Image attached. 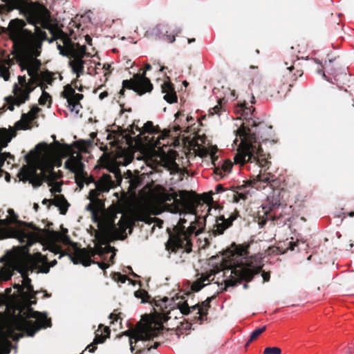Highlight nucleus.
<instances>
[{
	"instance_id": "1",
	"label": "nucleus",
	"mask_w": 354,
	"mask_h": 354,
	"mask_svg": "<svg viewBox=\"0 0 354 354\" xmlns=\"http://www.w3.org/2000/svg\"><path fill=\"white\" fill-rule=\"evenodd\" d=\"M28 22L35 26V32L25 28L26 23L19 19L11 20L8 25V35L13 43L17 61L21 71L26 70L32 82L41 87L44 82L52 84L54 79L50 72H40L42 43L48 39L45 31L48 30L53 35L51 43L58 37L59 30L52 24L48 9L35 3H24L20 8Z\"/></svg>"
},
{
	"instance_id": "2",
	"label": "nucleus",
	"mask_w": 354,
	"mask_h": 354,
	"mask_svg": "<svg viewBox=\"0 0 354 354\" xmlns=\"http://www.w3.org/2000/svg\"><path fill=\"white\" fill-rule=\"evenodd\" d=\"M271 129L263 123L257 124L255 121L248 120L243 122L236 130V136L239 137L240 143L236 138L234 144L237 145V151L234 156V162L241 167L248 169L261 168L259 174L250 182V185L256 189H263L268 204L271 207H279L281 205L279 189H275L274 176L266 170L270 167L271 162L269 153L263 151L261 146V140H267L260 132Z\"/></svg>"
},
{
	"instance_id": "3",
	"label": "nucleus",
	"mask_w": 354,
	"mask_h": 354,
	"mask_svg": "<svg viewBox=\"0 0 354 354\" xmlns=\"http://www.w3.org/2000/svg\"><path fill=\"white\" fill-rule=\"evenodd\" d=\"M17 216L12 209L6 211L0 210V239L13 237L17 238L21 243H24L26 248L38 243L43 250H48L54 255L59 254L58 259L67 255L74 264L82 263L84 266H88L91 263H96L91 260V257L95 254L102 255L105 252H109L106 247L95 245L93 249L87 250L85 248L77 249L75 254L72 255L64 252L58 243L64 245H70L71 241L68 235L61 234L57 232H46L39 230L38 232H26L20 229H15L10 226L12 223H19ZM97 264L102 270H105L109 266L107 263L97 262ZM0 278H2V270H0Z\"/></svg>"
},
{
	"instance_id": "4",
	"label": "nucleus",
	"mask_w": 354,
	"mask_h": 354,
	"mask_svg": "<svg viewBox=\"0 0 354 354\" xmlns=\"http://www.w3.org/2000/svg\"><path fill=\"white\" fill-rule=\"evenodd\" d=\"M186 191H181L180 194L172 191L171 193L163 194V200L166 203V208L173 214L179 213L180 218L176 225L174 227L173 232L169 234V239L166 244V248L171 252L177 249H183L189 252L192 250V239H196L203 230V223L204 220L197 217L196 213L181 210L182 203L179 198L187 196Z\"/></svg>"
},
{
	"instance_id": "5",
	"label": "nucleus",
	"mask_w": 354,
	"mask_h": 354,
	"mask_svg": "<svg viewBox=\"0 0 354 354\" xmlns=\"http://www.w3.org/2000/svg\"><path fill=\"white\" fill-rule=\"evenodd\" d=\"M223 268L224 282L226 286H234L241 280L250 281L261 272L262 265L257 257H248L243 248H236L226 257Z\"/></svg>"
},
{
	"instance_id": "6",
	"label": "nucleus",
	"mask_w": 354,
	"mask_h": 354,
	"mask_svg": "<svg viewBox=\"0 0 354 354\" xmlns=\"http://www.w3.org/2000/svg\"><path fill=\"white\" fill-rule=\"evenodd\" d=\"M57 264V260L54 259L48 262L47 255H42L37 252L33 255H29L26 259H21L17 263L16 269L21 274L22 284H16L14 288L17 290L18 297L20 300L27 306H31L36 303L35 299L36 292L31 285V280L28 278L29 273L47 274L51 267Z\"/></svg>"
},
{
	"instance_id": "7",
	"label": "nucleus",
	"mask_w": 354,
	"mask_h": 354,
	"mask_svg": "<svg viewBox=\"0 0 354 354\" xmlns=\"http://www.w3.org/2000/svg\"><path fill=\"white\" fill-rule=\"evenodd\" d=\"M20 180L28 181L33 187H38L42 183L46 182L51 188V192H60V185L55 182L57 176L53 166L39 165L35 166H24L18 174Z\"/></svg>"
},
{
	"instance_id": "8",
	"label": "nucleus",
	"mask_w": 354,
	"mask_h": 354,
	"mask_svg": "<svg viewBox=\"0 0 354 354\" xmlns=\"http://www.w3.org/2000/svg\"><path fill=\"white\" fill-rule=\"evenodd\" d=\"M16 329L22 333H26L28 336L32 337L41 328L50 327V319L47 318V315L34 311L28 308L24 315H20L15 322Z\"/></svg>"
},
{
	"instance_id": "9",
	"label": "nucleus",
	"mask_w": 354,
	"mask_h": 354,
	"mask_svg": "<svg viewBox=\"0 0 354 354\" xmlns=\"http://www.w3.org/2000/svg\"><path fill=\"white\" fill-rule=\"evenodd\" d=\"M18 84H15L13 86L14 97H10L7 98L9 104L8 109L10 111L14 110V106H20L21 104L26 102L29 100L30 93L34 90V84L35 82H32L31 77L28 82H26V77L19 75L18 76Z\"/></svg>"
},
{
	"instance_id": "10",
	"label": "nucleus",
	"mask_w": 354,
	"mask_h": 354,
	"mask_svg": "<svg viewBox=\"0 0 354 354\" xmlns=\"http://www.w3.org/2000/svg\"><path fill=\"white\" fill-rule=\"evenodd\" d=\"M82 180L77 181V185L80 188L84 186V183H93L95 185V189H92L89 192V199L92 203L98 201L100 193L108 192L115 185L112 176L109 174H103L98 181H95L92 178L88 176H82Z\"/></svg>"
},
{
	"instance_id": "11",
	"label": "nucleus",
	"mask_w": 354,
	"mask_h": 354,
	"mask_svg": "<svg viewBox=\"0 0 354 354\" xmlns=\"http://www.w3.org/2000/svg\"><path fill=\"white\" fill-rule=\"evenodd\" d=\"M161 330H162V326H156L149 324L142 326L132 333L129 330H127L124 333V335L129 337L130 349L131 351L133 352L134 351L133 346V342L136 344L139 342H142L144 344L145 342L158 337Z\"/></svg>"
},
{
	"instance_id": "12",
	"label": "nucleus",
	"mask_w": 354,
	"mask_h": 354,
	"mask_svg": "<svg viewBox=\"0 0 354 354\" xmlns=\"http://www.w3.org/2000/svg\"><path fill=\"white\" fill-rule=\"evenodd\" d=\"M151 66L149 64L145 65V71L142 75H136L132 80H123V88L120 90L119 94L123 95L124 93V88L131 89L138 95H142L147 92H149L153 88V85L149 78L146 77V71H150Z\"/></svg>"
},
{
	"instance_id": "13",
	"label": "nucleus",
	"mask_w": 354,
	"mask_h": 354,
	"mask_svg": "<svg viewBox=\"0 0 354 354\" xmlns=\"http://www.w3.org/2000/svg\"><path fill=\"white\" fill-rule=\"evenodd\" d=\"M136 131L139 132L138 135V140L139 142H145L147 145L152 147H159L160 140H164L168 136V133L158 134L155 138L156 134L158 133V131L156 127L153 124L151 121L147 122L142 128L136 126Z\"/></svg>"
},
{
	"instance_id": "14",
	"label": "nucleus",
	"mask_w": 354,
	"mask_h": 354,
	"mask_svg": "<svg viewBox=\"0 0 354 354\" xmlns=\"http://www.w3.org/2000/svg\"><path fill=\"white\" fill-rule=\"evenodd\" d=\"M169 301V299L165 297L162 301V304L156 305L157 307L160 306L161 313H160V319L163 322H167L174 317V319L177 318L178 315H187V312L189 310V305L187 301L183 302H174L173 304H170L169 308H168L167 303Z\"/></svg>"
},
{
	"instance_id": "15",
	"label": "nucleus",
	"mask_w": 354,
	"mask_h": 354,
	"mask_svg": "<svg viewBox=\"0 0 354 354\" xmlns=\"http://www.w3.org/2000/svg\"><path fill=\"white\" fill-rule=\"evenodd\" d=\"M216 152L217 149L216 148L203 149L200 150L198 155L202 158H209L214 166L215 174L218 176L220 178H222L231 171L232 165L228 160L223 161L222 163L219 162L216 164V162L218 160V158L216 156Z\"/></svg>"
},
{
	"instance_id": "16",
	"label": "nucleus",
	"mask_w": 354,
	"mask_h": 354,
	"mask_svg": "<svg viewBox=\"0 0 354 354\" xmlns=\"http://www.w3.org/2000/svg\"><path fill=\"white\" fill-rule=\"evenodd\" d=\"M82 158L80 153L73 152L64 163L65 168L75 173L77 176H83L84 165L82 161Z\"/></svg>"
},
{
	"instance_id": "17",
	"label": "nucleus",
	"mask_w": 354,
	"mask_h": 354,
	"mask_svg": "<svg viewBox=\"0 0 354 354\" xmlns=\"http://www.w3.org/2000/svg\"><path fill=\"white\" fill-rule=\"evenodd\" d=\"M234 219L235 217L233 216H230L228 218H225L223 216L216 217L214 223L209 227V230L214 236L222 234L226 229L232 225Z\"/></svg>"
},
{
	"instance_id": "18",
	"label": "nucleus",
	"mask_w": 354,
	"mask_h": 354,
	"mask_svg": "<svg viewBox=\"0 0 354 354\" xmlns=\"http://www.w3.org/2000/svg\"><path fill=\"white\" fill-rule=\"evenodd\" d=\"M39 111L40 109L37 105L32 106L28 113L22 114L21 120L17 121L15 123L16 128L17 129H28L30 123L36 118Z\"/></svg>"
},
{
	"instance_id": "19",
	"label": "nucleus",
	"mask_w": 354,
	"mask_h": 354,
	"mask_svg": "<svg viewBox=\"0 0 354 354\" xmlns=\"http://www.w3.org/2000/svg\"><path fill=\"white\" fill-rule=\"evenodd\" d=\"M153 32L169 43H172L175 41V35L173 34H168V27L165 25H158L153 29Z\"/></svg>"
},
{
	"instance_id": "20",
	"label": "nucleus",
	"mask_w": 354,
	"mask_h": 354,
	"mask_svg": "<svg viewBox=\"0 0 354 354\" xmlns=\"http://www.w3.org/2000/svg\"><path fill=\"white\" fill-rule=\"evenodd\" d=\"M162 93H165L163 98L171 104L177 101V96L172 85L169 82H165L162 85Z\"/></svg>"
},
{
	"instance_id": "21",
	"label": "nucleus",
	"mask_w": 354,
	"mask_h": 354,
	"mask_svg": "<svg viewBox=\"0 0 354 354\" xmlns=\"http://www.w3.org/2000/svg\"><path fill=\"white\" fill-rule=\"evenodd\" d=\"M53 204L59 207L60 213L65 214L69 206L67 201L62 196H57L54 198Z\"/></svg>"
},
{
	"instance_id": "22",
	"label": "nucleus",
	"mask_w": 354,
	"mask_h": 354,
	"mask_svg": "<svg viewBox=\"0 0 354 354\" xmlns=\"http://www.w3.org/2000/svg\"><path fill=\"white\" fill-rule=\"evenodd\" d=\"M70 64L73 72L77 75V77L84 73V62L81 59H74L70 62Z\"/></svg>"
},
{
	"instance_id": "23",
	"label": "nucleus",
	"mask_w": 354,
	"mask_h": 354,
	"mask_svg": "<svg viewBox=\"0 0 354 354\" xmlns=\"http://www.w3.org/2000/svg\"><path fill=\"white\" fill-rule=\"evenodd\" d=\"M63 94L64 97H70L71 99H73L74 102H80V101L83 98L82 94L75 93V91L70 86L65 87Z\"/></svg>"
},
{
	"instance_id": "24",
	"label": "nucleus",
	"mask_w": 354,
	"mask_h": 354,
	"mask_svg": "<svg viewBox=\"0 0 354 354\" xmlns=\"http://www.w3.org/2000/svg\"><path fill=\"white\" fill-rule=\"evenodd\" d=\"M189 310L187 312V315L196 310L195 318L202 324L203 322V316L206 315V313L204 312L203 308L201 307L200 304L193 305L189 306Z\"/></svg>"
},
{
	"instance_id": "25",
	"label": "nucleus",
	"mask_w": 354,
	"mask_h": 354,
	"mask_svg": "<svg viewBox=\"0 0 354 354\" xmlns=\"http://www.w3.org/2000/svg\"><path fill=\"white\" fill-rule=\"evenodd\" d=\"M124 217V214L122 212H118L115 217L111 219V225H113L114 227L118 225L120 229L124 228L125 223L123 221Z\"/></svg>"
},
{
	"instance_id": "26",
	"label": "nucleus",
	"mask_w": 354,
	"mask_h": 354,
	"mask_svg": "<svg viewBox=\"0 0 354 354\" xmlns=\"http://www.w3.org/2000/svg\"><path fill=\"white\" fill-rule=\"evenodd\" d=\"M48 88L47 86H44V85L41 86V89L42 91V93H41V95L40 96V97L39 99V104L40 105H42V106L46 105V104L48 101H49L50 104L51 102V97L49 95V93H48L46 91V88Z\"/></svg>"
},
{
	"instance_id": "27",
	"label": "nucleus",
	"mask_w": 354,
	"mask_h": 354,
	"mask_svg": "<svg viewBox=\"0 0 354 354\" xmlns=\"http://www.w3.org/2000/svg\"><path fill=\"white\" fill-rule=\"evenodd\" d=\"M68 102V108L71 112H74L75 115H77L82 106L80 102H74L73 99L70 97L66 98Z\"/></svg>"
},
{
	"instance_id": "28",
	"label": "nucleus",
	"mask_w": 354,
	"mask_h": 354,
	"mask_svg": "<svg viewBox=\"0 0 354 354\" xmlns=\"http://www.w3.org/2000/svg\"><path fill=\"white\" fill-rule=\"evenodd\" d=\"M135 218L137 221H143L145 223H150L151 219L150 216L143 210H138L135 213Z\"/></svg>"
},
{
	"instance_id": "29",
	"label": "nucleus",
	"mask_w": 354,
	"mask_h": 354,
	"mask_svg": "<svg viewBox=\"0 0 354 354\" xmlns=\"http://www.w3.org/2000/svg\"><path fill=\"white\" fill-rule=\"evenodd\" d=\"M266 326H262L261 328H257L256 330H254L250 335L249 339H248V341L246 344V346L249 345L250 343L252 342L253 341H254L256 339L258 338V337L263 333L266 330Z\"/></svg>"
},
{
	"instance_id": "30",
	"label": "nucleus",
	"mask_w": 354,
	"mask_h": 354,
	"mask_svg": "<svg viewBox=\"0 0 354 354\" xmlns=\"http://www.w3.org/2000/svg\"><path fill=\"white\" fill-rule=\"evenodd\" d=\"M104 340V337L102 335H96L93 342L87 346L86 348L88 349L89 352L93 353L96 349V347L94 345H97L98 344L102 343Z\"/></svg>"
},
{
	"instance_id": "31",
	"label": "nucleus",
	"mask_w": 354,
	"mask_h": 354,
	"mask_svg": "<svg viewBox=\"0 0 354 354\" xmlns=\"http://www.w3.org/2000/svg\"><path fill=\"white\" fill-rule=\"evenodd\" d=\"M134 295L136 298L141 299L142 303L147 302L149 296L148 293L144 290H139L134 292Z\"/></svg>"
},
{
	"instance_id": "32",
	"label": "nucleus",
	"mask_w": 354,
	"mask_h": 354,
	"mask_svg": "<svg viewBox=\"0 0 354 354\" xmlns=\"http://www.w3.org/2000/svg\"><path fill=\"white\" fill-rule=\"evenodd\" d=\"M281 350L278 347L266 348L263 354H281Z\"/></svg>"
},
{
	"instance_id": "33",
	"label": "nucleus",
	"mask_w": 354,
	"mask_h": 354,
	"mask_svg": "<svg viewBox=\"0 0 354 354\" xmlns=\"http://www.w3.org/2000/svg\"><path fill=\"white\" fill-rule=\"evenodd\" d=\"M0 76L4 79L5 81H8L10 77V73L7 68H3L0 65Z\"/></svg>"
},
{
	"instance_id": "34",
	"label": "nucleus",
	"mask_w": 354,
	"mask_h": 354,
	"mask_svg": "<svg viewBox=\"0 0 354 354\" xmlns=\"http://www.w3.org/2000/svg\"><path fill=\"white\" fill-rule=\"evenodd\" d=\"M197 243L198 248H205L207 245H209L208 239L206 237H204L203 239L201 238H198Z\"/></svg>"
},
{
	"instance_id": "35",
	"label": "nucleus",
	"mask_w": 354,
	"mask_h": 354,
	"mask_svg": "<svg viewBox=\"0 0 354 354\" xmlns=\"http://www.w3.org/2000/svg\"><path fill=\"white\" fill-rule=\"evenodd\" d=\"M281 70L284 72V73H290L292 72V70L295 69V67L293 65H288V63L285 62L283 65L281 66Z\"/></svg>"
},
{
	"instance_id": "36",
	"label": "nucleus",
	"mask_w": 354,
	"mask_h": 354,
	"mask_svg": "<svg viewBox=\"0 0 354 354\" xmlns=\"http://www.w3.org/2000/svg\"><path fill=\"white\" fill-rule=\"evenodd\" d=\"M113 279L115 281H120L122 283H125L127 277L124 275L121 274L120 273L115 272L113 274Z\"/></svg>"
},
{
	"instance_id": "37",
	"label": "nucleus",
	"mask_w": 354,
	"mask_h": 354,
	"mask_svg": "<svg viewBox=\"0 0 354 354\" xmlns=\"http://www.w3.org/2000/svg\"><path fill=\"white\" fill-rule=\"evenodd\" d=\"M130 188L131 189H136L138 186H139V183H140V180L135 178H131L130 180Z\"/></svg>"
},
{
	"instance_id": "38",
	"label": "nucleus",
	"mask_w": 354,
	"mask_h": 354,
	"mask_svg": "<svg viewBox=\"0 0 354 354\" xmlns=\"http://www.w3.org/2000/svg\"><path fill=\"white\" fill-rule=\"evenodd\" d=\"M204 284H201V282H195L192 286V290L194 292H198L202 289L203 287H204Z\"/></svg>"
},
{
	"instance_id": "39",
	"label": "nucleus",
	"mask_w": 354,
	"mask_h": 354,
	"mask_svg": "<svg viewBox=\"0 0 354 354\" xmlns=\"http://www.w3.org/2000/svg\"><path fill=\"white\" fill-rule=\"evenodd\" d=\"M209 302H210V299L209 298H207L205 301H203L200 306L201 308H203L204 310V312L206 313V315L207 314V309L209 308Z\"/></svg>"
},
{
	"instance_id": "40",
	"label": "nucleus",
	"mask_w": 354,
	"mask_h": 354,
	"mask_svg": "<svg viewBox=\"0 0 354 354\" xmlns=\"http://www.w3.org/2000/svg\"><path fill=\"white\" fill-rule=\"evenodd\" d=\"M224 100H225L224 98L220 99L218 100L219 104L216 105L214 108H212V111H211V114H214V113H218V111L221 109V106L222 102L224 101Z\"/></svg>"
},
{
	"instance_id": "41",
	"label": "nucleus",
	"mask_w": 354,
	"mask_h": 354,
	"mask_svg": "<svg viewBox=\"0 0 354 354\" xmlns=\"http://www.w3.org/2000/svg\"><path fill=\"white\" fill-rule=\"evenodd\" d=\"M254 109L252 108V106L247 107V106H245V104H244L243 112L245 116H248L252 114V112L254 111Z\"/></svg>"
},
{
	"instance_id": "42",
	"label": "nucleus",
	"mask_w": 354,
	"mask_h": 354,
	"mask_svg": "<svg viewBox=\"0 0 354 354\" xmlns=\"http://www.w3.org/2000/svg\"><path fill=\"white\" fill-rule=\"evenodd\" d=\"M262 277L264 281H268L270 280V273L263 272L262 273Z\"/></svg>"
},
{
	"instance_id": "43",
	"label": "nucleus",
	"mask_w": 354,
	"mask_h": 354,
	"mask_svg": "<svg viewBox=\"0 0 354 354\" xmlns=\"http://www.w3.org/2000/svg\"><path fill=\"white\" fill-rule=\"evenodd\" d=\"M215 189H216V192L217 193L221 192H223V191L224 190V189H223V186H222V185H221V184H218V185L216 186Z\"/></svg>"
},
{
	"instance_id": "44",
	"label": "nucleus",
	"mask_w": 354,
	"mask_h": 354,
	"mask_svg": "<svg viewBox=\"0 0 354 354\" xmlns=\"http://www.w3.org/2000/svg\"><path fill=\"white\" fill-rule=\"evenodd\" d=\"M80 55H84L86 53V46L84 45L82 46L79 52Z\"/></svg>"
},
{
	"instance_id": "45",
	"label": "nucleus",
	"mask_w": 354,
	"mask_h": 354,
	"mask_svg": "<svg viewBox=\"0 0 354 354\" xmlns=\"http://www.w3.org/2000/svg\"><path fill=\"white\" fill-rule=\"evenodd\" d=\"M114 177L116 178V180L118 183L122 181V177H121L120 174H119L116 172H114Z\"/></svg>"
},
{
	"instance_id": "46",
	"label": "nucleus",
	"mask_w": 354,
	"mask_h": 354,
	"mask_svg": "<svg viewBox=\"0 0 354 354\" xmlns=\"http://www.w3.org/2000/svg\"><path fill=\"white\" fill-rule=\"evenodd\" d=\"M109 318L111 319H114L115 321H117L118 317L117 315H115L114 313H111L109 316Z\"/></svg>"
},
{
	"instance_id": "47",
	"label": "nucleus",
	"mask_w": 354,
	"mask_h": 354,
	"mask_svg": "<svg viewBox=\"0 0 354 354\" xmlns=\"http://www.w3.org/2000/svg\"><path fill=\"white\" fill-rule=\"evenodd\" d=\"M107 96V93L106 92H102L100 94V99H103L104 97H106Z\"/></svg>"
},
{
	"instance_id": "48",
	"label": "nucleus",
	"mask_w": 354,
	"mask_h": 354,
	"mask_svg": "<svg viewBox=\"0 0 354 354\" xmlns=\"http://www.w3.org/2000/svg\"><path fill=\"white\" fill-rule=\"evenodd\" d=\"M10 352V348L7 347V348H6L5 351L3 353L0 352V354H8Z\"/></svg>"
},
{
	"instance_id": "49",
	"label": "nucleus",
	"mask_w": 354,
	"mask_h": 354,
	"mask_svg": "<svg viewBox=\"0 0 354 354\" xmlns=\"http://www.w3.org/2000/svg\"><path fill=\"white\" fill-rule=\"evenodd\" d=\"M180 130V126H179V125H177V126L174 127V131L175 132H178V131H179Z\"/></svg>"
},
{
	"instance_id": "50",
	"label": "nucleus",
	"mask_w": 354,
	"mask_h": 354,
	"mask_svg": "<svg viewBox=\"0 0 354 354\" xmlns=\"http://www.w3.org/2000/svg\"><path fill=\"white\" fill-rule=\"evenodd\" d=\"M317 73H318L319 74L322 75L324 77H326V75H325L324 72V71H322V70H318V71H317Z\"/></svg>"
},
{
	"instance_id": "51",
	"label": "nucleus",
	"mask_w": 354,
	"mask_h": 354,
	"mask_svg": "<svg viewBox=\"0 0 354 354\" xmlns=\"http://www.w3.org/2000/svg\"><path fill=\"white\" fill-rule=\"evenodd\" d=\"M85 39L88 44L91 41V38L88 35L85 37Z\"/></svg>"
},
{
	"instance_id": "52",
	"label": "nucleus",
	"mask_w": 354,
	"mask_h": 354,
	"mask_svg": "<svg viewBox=\"0 0 354 354\" xmlns=\"http://www.w3.org/2000/svg\"><path fill=\"white\" fill-rule=\"evenodd\" d=\"M187 121L188 122H194V119L192 117H187Z\"/></svg>"
},
{
	"instance_id": "53",
	"label": "nucleus",
	"mask_w": 354,
	"mask_h": 354,
	"mask_svg": "<svg viewBox=\"0 0 354 354\" xmlns=\"http://www.w3.org/2000/svg\"><path fill=\"white\" fill-rule=\"evenodd\" d=\"M289 244L291 245L290 249L292 250H294V247L296 245V243H295L294 244H292V242H289Z\"/></svg>"
},
{
	"instance_id": "54",
	"label": "nucleus",
	"mask_w": 354,
	"mask_h": 354,
	"mask_svg": "<svg viewBox=\"0 0 354 354\" xmlns=\"http://www.w3.org/2000/svg\"><path fill=\"white\" fill-rule=\"evenodd\" d=\"M230 95L232 96V97L234 98L235 97V92L234 91H229Z\"/></svg>"
},
{
	"instance_id": "55",
	"label": "nucleus",
	"mask_w": 354,
	"mask_h": 354,
	"mask_svg": "<svg viewBox=\"0 0 354 354\" xmlns=\"http://www.w3.org/2000/svg\"><path fill=\"white\" fill-rule=\"evenodd\" d=\"M353 243H350V244L348 245V247L346 248V250H348L351 249V248H353Z\"/></svg>"
},
{
	"instance_id": "56",
	"label": "nucleus",
	"mask_w": 354,
	"mask_h": 354,
	"mask_svg": "<svg viewBox=\"0 0 354 354\" xmlns=\"http://www.w3.org/2000/svg\"><path fill=\"white\" fill-rule=\"evenodd\" d=\"M297 73H298V74H297V73H294V74H293V76L297 77V75H299V76H301V73H300L299 71H297Z\"/></svg>"
},
{
	"instance_id": "57",
	"label": "nucleus",
	"mask_w": 354,
	"mask_h": 354,
	"mask_svg": "<svg viewBox=\"0 0 354 354\" xmlns=\"http://www.w3.org/2000/svg\"><path fill=\"white\" fill-rule=\"evenodd\" d=\"M348 216H349L350 217H353V216H354V212H349V213H348Z\"/></svg>"
},
{
	"instance_id": "58",
	"label": "nucleus",
	"mask_w": 354,
	"mask_h": 354,
	"mask_svg": "<svg viewBox=\"0 0 354 354\" xmlns=\"http://www.w3.org/2000/svg\"><path fill=\"white\" fill-rule=\"evenodd\" d=\"M160 345V343L159 342H155L154 343V346H153V348H157L158 346Z\"/></svg>"
},
{
	"instance_id": "59",
	"label": "nucleus",
	"mask_w": 354,
	"mask_h": 354,
	"mask_svg": "<svg viewBox=\"0 0 354 354\" xmlns=\"http://www.w3.org/2000/svg\"><path fill=\"white\" fill-rule=\"evenodd\" d=\"M86 208H87V209H92L93 207H92V205H91V203H89V204L88 205V206H87V207H86Z\"/></svg>"
},
{
	"instance_id": "60",
	"label": "nucleus",
	"mask_w": 354,
	"mask_h": 354,
	"mask_svg": "<svg viewBox=\"0 0 354 354\" xmlns=\"http://www.w3.org/2000/svg\"><path fill=\"white\" fill-rule=\"evenodd\" d=\"M265 223H266V221H262L261 223H259V225H260L261 227H263V225L265 224Z\"/></svg>"
},
{
	"instance_id": "61",
	"label": "nucleus",
	"mask_w": 354,
	"mask_h": 354,
	"mask_svg": "<svg viewBox=\"0 0 354 354\" xmlns=\"http://www.w3.org/2000/svg\"><path fill=\"white\" fill-rule=\"evenodd\" d=\"M48 202H49V200H48V199H44V201H43V202H42V203H43L44 204H46V203H48Z\"/></svg>"
},
{
	"instance_id": "62",
	"label": "nucleus",
	"mask_w": 354,
	"mask_h": 354,
	"mask_svg": "<svg viewBox=\"0 0 354 354\" xmlns=\"http://www.w3.org/2000/svg\"><path fill=\"white\" fill-rule=\"evenodd\" d=\"M194 41H195V39H188V43L190 44V43H192V42H193Z\"/></svg>"
},
{
	"instance_id": "63",
	"label": "nucleus",
	"mask_w": 354,
	"mask_h": 354,
	"mask_svg": "<svg viewBox=\"0 0 354 354\" xmlns=\"http://www.w3.org/2000/svg\"><path fill=\"white\" fill-rule=\"evenodd\" d=\"M205 207H207L208 212H209L211 211V208H210V207L208 205H206Z\"/></svg>"
},
{
	"instance_id": "64",
	"label": "nucleus",
	"mask_w": 354,
	"mask_h": 354,
	"mask_svg": "<svg viewBox=\"0 0 354 354\" xmlns=\"http://www.w3.org/2000/svg\"><path fill=\"white\" fill-rule=\"evenodd\" d=\"M248 288V284H247L246 283H244V284H243V288H244V289H247Z\"/></svg>"
}]
</instances>
